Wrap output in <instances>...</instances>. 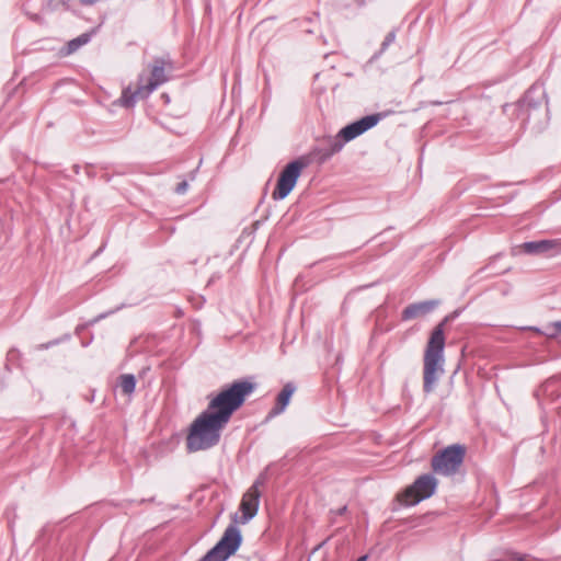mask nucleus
Instances as JSON below:
<instances>
[{"label": "nucleus", "mask_w": 561, "mask_h": 561, "mask_svg": "<svg viewBox=\"0 0 561 561\" xmlns=\"http://www.w3.org/2000/svg\"><path fill=\"white\" fill-rule=\"evenodd\" d=\"M168 80L163 61L156 60L150 73H140L135 89L128 85L123 90L119 103L125 107H131L139 100L148 98L159 85Z\"/></svg>", "instance_id": "7ed1b4c3"}, {"label": "nucleus", "mask_w": 561, "mask_h": 561, "mask_svg": "<svg viewBox=\"0 0 561 561\" xmlns=\"http://www.w3.org/2000/svg\"><path fill=\"white\" fill-rule=\"evenodd\" d=\"M394 39H396V33L394 32L388 33L387 36L385 37V41L381 44V50L387 49V47L389 45H391L394 42Z\"/></svg>", "instance_id": "2eb2a0df"}, {"label": "nucleus", "mask_w": 561, "mask_h": 561, "mask_svg": "<svg viewBox=\"0 0 561 561\" xmlns=\"http://www.w3.org/2000/svg\"><path fill=\"white\" fill-rule=\"evenodd\" d=\"M366 559H367V556H363L357 561H365Z\"/></svg>", "instance_id": "aec40b11"}, {"label": "nucleus", "mask_w": 561, "mask_h": 561, "mask_svg": "<svg viewBox=\"0 0 561 561\" xmlns=\"http://www.w3.org/2000/svg\"><path fill=\"white\" fill-rule=\"evenodd\" d=\"M305 164L295 160L288 163L280 172L275 190L272 193L274 201L284 199L295 187Z\"/></svg>", "instance_id": "1a4fd4ad"}, {"label": "nucleus", "mask_w": 561, "mask_h": 561, "mask_svg": "<svg viewBox=\"0 0 561 561\" xmlns=\"http://www.w3.org/2000/svg\"><path fill=\"white\" fill-rule=\"evenodd\" d=\"M466 448L455 444L446 447L432 458V469L442 476L455 474L463 462Z\"/></svg>", "instance_id": "20e7f679"}, {"label": "nucleus", "mask_w": 561, "mask_h": 561, "mask_svg": "<svg viewBox=\"0 0 561 561\" xmlns=\"http://www.w3.org/2000/svg\"><path fill=\"white\" fill-rule=\"evenodd\" d=\"M118 385L124 394L130 396L135 391L136 378L130 374L122 375Z\"/></svg>", "instance_id": "ddd939ff"}, {"label": "nucleus", "mask_w": 561, "mask_h": 561, "mask_svg": "<svg viewBox=\"0 0 561 561\" xmlns=\"http://www.w3.org/2000/svg\"><path fill=\"white\" fill-rule=\"evenodd\" d=\"M90 41L89 34H81L77 38L71 39L67 44L66 54L70 55L78 50L81 46L85 45Z\"/></svg>", "instance_id": "4468645a"}, {"label": "nucleus", "mask_w": 561, "mask_h": 561, "mask_svg": "<svg viewBox=\"0 0 561 561\" xmlns=\"http://www.w3.org/2000/svg\"><path fill=\"white\" fill-rule=\"evenodd\" d=\"M98 0H80L81 3L83 4H92L94 2H96Z\"/></svg>", "instance_id": "6ab92c4d"}, {"label": "nucleus", "mask_w": 561, "mask_h": 561, "mask_svg": "<svg viewBox=\"0 0 561 561\" xmlns=\"http://www.w3.org/2000/svg\"><path fill=\"white\" fill-rule=\"evenodd\" d=\"M295 390L296 388L293 383H286L284 386L277 396L276 405L272 411L273 414L282 413L286 409Z\"/></svg>", "instance_id": "f8f14e48"}, {"label": "nucleus", "mask_w": 561, "mask_h": 561, "mask_svg": "<svg viewBox=\"0 0 561 561\" xmlns=\"http://www.w3.org/2000/svg\"><path fill=\"white\" fill-rule=\"evenodd\" d=\"M444 322L439 323L432 332L424 353L423 390L431 393L439 376L444 373Z\"/></svg>", "instance_id": "f03ea898"}, {"label": "nucleus", "mask_w": 561, "mask_h": 561, "mask_svg": "<svg viewBox=\"0 0 561 561\" xmlns=\"http://www.w3.org/2000/svg\"><path fill=\"white\" fill-rule=\"evenodd\" d=\"M437 483V479L434 476L422 474L413 482V484L405 489L400 501L404 505L417 504L434 494Z\"/></svg>", "instance_id": "0eeeda50"}, {"label": "nucleus", "mask_w": 561, "mask_h": 561, "mask_svg": "<svg viewBox=\"0 0 561 561\" xmlns=\"http://www.w3.org/2000/svg\"><path fill=\"white\" fill-rule=\"evenodd\" d=\"M548 337H554L557 335V332H554V329L552 328V324L548 325L546 328V331L542 332Z\"/></svg>", "instance_id": "f3484780"}, {"label": "nucleus", "mask_w": 561, "mask_h": 561, "mask_svg": "<svg viewBox=\"0 0 561 561\" xmlns=\"http://www.w3.org/2000/svg\"><path fill=\"white\" fill-rule=\"evenodd\" d=\"M561 242L559 240H540V241H531L525 242L522 245V249L525 253L528 254H539L545 253L553 249H559Z\"/></svg>", "instance_id": "9b49d317"}, {"label": "nucleus", "mask_w": 561, "mask_h": 561, "mask_svg": "<svg viewBox=\"0 0 561 561\" xmlns=\"http://www.w3.org/2000/svg\"><path fill=\"white\" fill-rule=\"evenodd\" d=\"M380 119L379 114L367 115L345 127H343L336 135L335 139L330 142L331 153L340 151L344 144L351 141L364 134L366 130L373 128Z\"/></svg>", "instance_id": "423d86ee"}, {"label": "nucleus", "mask_w": 561, "mask_h": 561, "mask_svg": "<svg viewBox=\"0 0 561 561\" xmlns=\"http://www.w3.org/2000/svg\"><path fill=\"white\" fill-rule=\"evenodd\" d=\"M552 328L554 329V332H557V334L561 333V321L552 323Z\"/></svg>", "instance_id": "a211bd4d"}, {"label": "nucleus", "mask_w": 561, "mask_h": 561, "mask_svg": "<svg viewBox=\"0 0 561 561\" xmlns=\"http://www.w3.org/2000/svg\"><path fill=\"white\" fill-rule=\"evenodd\" d=\"M518 561H525L524 559L519 558Z\"/></svg>", "instance_id": "412c9836"}, {"label": "nucleus", "mask_w": 561, "mask_h": 561, "mask_svg": "<svg viewBox=\"0 0 561 561\" xmlns=\"http://www.w3.org/2000/svg\"><path fill=\"white\" fill-rule=\"evenodd\" d=\"M241 531L236 526H229L221 539L198 561H226L241 545Z\"/></svg>", "instance_id": "39448f33"}, {"label": "nucleus", "mask_w": 561, "mask_h": 561, "mask_svg": "<svg viewBox=\"0 0 561 561\" xmlns=\"http://www.w3.org/2000/svg\"><path fill=\"white\" fill-rule=\"evenodd\" d=\"M252 391L251 382L236 381L211 398L207 409L191 424L186 437L187 449L195 453L216 446L232 413L242 405Z\"/></svg>", "instance_id": "f257e3e1"}, {"label": "nucleus", "mask_w": 561, "mask_h": 561, "mask_svg": "<svg viewBox=\"0 0 561 561\" xmlns=\"http://www.w3.org/2000/svg\"><path fill=\"white\" fill-rule=\"evenodd\" d=\"M438 305V300H426L416 304H411L404 308L402 312V318L404 320H411L419 317H423L432 312Z\"/></svg>", "instance_id": "9d476101"}, {"label": "nucleus", "mask_w": 561, "mask_h": 561, "mask_svg": "<svg viewBox=\"0 0 561 561\" xmlns=\"http://www.w3.org/2000/svg\"><path fill=\"white\" fill-rule=\"evenodd\" d=\"M266 481L267 473L263 471L243 494L240 503V511L242 513L240 523L247 524L257 514L261 497L260 489L265 485Z\"/></svg>", "instance_id": "6e6552de"}, {"label": "nucleus", "mask_w": 561, "mask_h": 561, "mask_svg": "<svg viewBox=\"0 0 561 561\" xmlns=\"http://www.w3.org/2000/svg\"><path fill=\"white\" fill-rule=\"evenodd\" d=\"M187 188H188V183H187L186 181H182V182H180V183L176 185V187H175V192H176L178 194H184V193H186Z\"/></svg>", "instance_id": "dca6fc26"}]
</instances>
